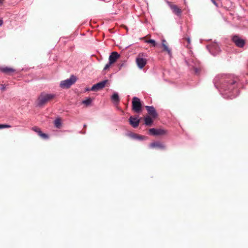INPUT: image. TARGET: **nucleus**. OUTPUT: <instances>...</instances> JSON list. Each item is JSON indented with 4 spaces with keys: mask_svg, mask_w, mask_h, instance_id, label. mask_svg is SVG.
I'll list each match as a JSON object with an SVG mask.
<instances>
[{
    "mask_svg": "<svg viewBox=\"0 0 248 248\" xmlns=\"http://www.w3.org/2000/svg\"><path fill=\"white\" fill-rule=\"evenodd\" d=\"M54 97L53 94H40L36 101V105L42 107Z\"/></svg>",
    "mask_w": 248,
    "mask_h": 248,
    "instance_id": "nucleus-2",
    "label": "nucleus"
},
{
    "mask_svg": "<svg viewBox=\"0 0 248 248\" xmlns=\"http://www.w3.org/2000/svg\"><path fill=\"white\" fill-rule=\"evenodd\" d=\"M129 122L130 125H131L133 127H137L140 123V120L138 119V118H134L133 117H130L129 119Z\"/></svg>",
    "mask_w": 248,
    "mask_h": 248,
    "instance_id": "nucleus-10",
    "label": "nucleus"
},
{
    "mask_svg": "<svg viewBox=\"0 0 248 248\" xmlns=\"http://www.w3.org/2000/svg\"><path fill=\"white\" fill-rule=\"evenodd\" d=\"M168 4L170 7V9L172 11L173 13L177 16H180L182 13V10L181 9L178 7L176 5L172 4L170 2H168Z\"/></svg>",
    "mask_w": 248,
    "mask_h": 248,
    "instance_id": "nucleus-8",
    "label": "nucleus"
},
{
    "mask_svg": "<svg viewBox=\"0 0 248 248\" xmlns=\"http://www.w3.org/2000/svg\"><path fill=\"white\" fill-rule=\"evenodd\" d=\"M232 40L237 47L240 48L243 47L246 43L244 39L236 35L232 36Z\"/></svg>",
    "mask_w": 248,
    "mask_h": 248,
    "instance_id": "nucleus-5",
    "label": "nucleus"
},
{
    "mask_svg": "<svg viewBox=\"0 0 248 248\" xmlns=\"http://www.w3.org/2000/svg\"><path fill=\"white\" fill-rule=\"evenodd\" d=\"M155 146H156V149H158L161 150V149H164L165 148V146H164V144L162 142L156 141Z\"/></svg>",
    "mask_w": 248,
    "mask_h": 248,
    "instance_id": "nucleus-18",
    "label": "nucleus"
},
{
    "mask_svg": "<svg viewBox=\"0 0 248 248\" xmlns=\"http://www.w3.org/2000/svg\"><path fill=\"white\" fill-rule=\"evenodd\" d=\"M91 89H92V87L91 88H86L85 89V92L93 91V90H91Z\"/></svg>",
    "mask_w": 248,
    "mask_h": 248,
    "instance_id": "nucleus-28",
    "label": "nucleus"
},
{
    "mask_svg": "<svg viewBox=\"0 0 248 248\" xmlns=\"http://www.w3.org/2000/svg\"><path fill=\"white\" fill-rule=\"evenodd\" d=\"M112 64V63H110V62L109 61L108 62L107 64H106V65L105 66L104 68V70H106L108 69Z\"/></svg>",
    "mask_w": 248,
    "mask_h": 248,
    "instance_id": "nucleus-23",
    "label": "nucleus"
},
{
    "mask_svg": "<svg viewBox=\"0 0 248 248\" xmlns=\"http://www.w3.org/2000/svg\"><path fill=\"white\" fill-rule=\"evenodd\" d=\"M238 78L232 75H219L214 79L215 86L219 92L237 91Z\"/></svg>",
    "mask_w": 248,
    "mask_h": 248,
    "instance_id": "nucleus-1",
    "label": "nucleus"
},
{
    "mask_svg": "<svg viewBox=\"0 0 248 248\" xmlns=\"http://www.w3.org/2000/svg\"><path fill=\"white\" fill-rule=\"evenodd\" d=\"M150 147L151 148H155V142H153L151 143L150 144Z\"/></svg>",
    "mask_w": 248,
    "mask_h": 248,
    "instance_id": "nucleus-27",
    "label": "nucleus"
},
{
    "mask_svg": "<svg viewBox=\"0 0 248 248\" xmlns=\"http://www.w3.org/2000/svg\"><path fill=\"white\" fill-rule=\"evenodd\" d=\"M11 126L8 124H0V129L5 128H10Z\"/></svg>",
    "mask_w": 248,
    "mask_h": 248,
    "instance_id": "nucleus-25",
    "label": "nucleus"
},
{
    "mask_svg": "<svg viewBox=\"0 0 248 248\" xmlns=\"http://www.w3.org/2000/svg\"><path fill=\"white\" fill-rule=\"evenodd\" d=\"M149 134L153 136H155V128H151L149 130Z\"/></svg>",
    "mask_w": 248,
    "mask_h": 248,
    "instance_id": "nucleus-26",
    "label": "nucleus"
},
{
    "mask_svg": "<svg viewBox=\"0 0 248 248\" xmlns=\"http://www.w3.org/2000/svg\"><path fill=\"white\" fill-rule=\"evenodd\" d=\"M1 70L2 72L5 73H12L15 71L13 69L7 67L2 68Z\"/></svg>",
    "mask_w": 248,
    "mask_h": 248,
    "instance_id": "nucleus-16",
    "label": "nucleus"
},
{
    "mask_svg": "<svg viewBox=\"0 0 248 248\" xmlns=\"http://www.w3.org/2000/svg\"><path fill=\"white\" fill-rule=\"evenodd\" d=\"M145 124L147 125H150L153 122L151 117L147 116L145 118Z\"/></svg>",
    "mask_w": 248,
    "mask_h": 248,
    "instance_id": "nucleus-19",
    "label": "nucleus"
},
{
    "mask_svg": "<svg viewBox=\"0 0 248 248\" xmlns=\"http://www.w3.org/2000/svg\"><path fill=\"white\" fill-rule=\"evenodd\" d=\"M93 101V99L91 98H88L82 101V104H84L86 106H88L91 105L92 102Z\"/></svg>",
    "mask_w": 248,
    "mask_h": 248,
    "instance_id": "nucleus-17",
    "label": "nucleus"
},
{
    "mask_svg": "<svg viewBox=\"0 0 248 248\" xmlns=\"http://www.w3.org/2000/svg\"><path fill=\"white\" fill-rule=\"evenodd\" d=\"M120 57V55L117 52H113L109 55L108 60L110 63H114Z\"/></svg>",
    "mask_w": 248,
    "mask_h": 248,
    "instance_id": "nucleus-9",
    "label": "nucleus"
},
{
    "mask_svg": "<svg viewBox=\"0 0 248 248\" xmlns=\"http://www.w3.org/2000/svg\"><path fill=\"white\" fill-rule=\"evenodd\" d=\"M111 98L113 102L115 104H117L119 102L120 99L118 94H113Z\"/></svg>",
    "mask_w": 248,
    "mask_h": 248,
    "instance_id": "nucleus-14",
    "label": "nucleus"
},
{
    "mask_svg": "<svg viewBox=\"0 0 248 248\" xmlns=\"http://www.w3.org/2000/svg\"><path fill=\"white\" fill-rule=\"evenodd\" d=\"M129 136L133 139L139 140H143L146 139L145 137L138 135L136 133H131L129 134Z\"/></svg>",
    "mask_w": 248,
    "mask_h": 248,
    "instance_id": "nucleus-13",
    "label": "nucleus"
},
{
    "mask_svg": "<svg viewBox=\"0 0 248 248\" xmlns=\"http://www.w3.org/2000/svg\"><path fill=\"white\" fill-rule=\"evenodd\" d=\"M168 134V131L162 127L156 128V136H164Z\"/></svg>",
    "mask_w": 248,
    "mask_h": 248,
    "instance_id": "nucleus-11",
    "label": "nucleus"
},
{
    "mask_svg": "<svg viewBox=\"0 0 248 248\" xmlns=\"http://www.w3.org/2000/svg\"><path fill=\"white\" fill-rule=\"evenodd\" d=\"M40 137L43 139H47L48 138V136L47 134L43 133H41Z\"/></svg>",
    "mask_w": 248,
    "mask_h": 248,
    "instance_id": "nucleus-24",
    "label": "nucleus"
},
{
    "mask_svg": "<svg viewBox=\"0 0 248 248\" xmlns=\"http://www.w3.org/2000/svg\"><path fill=\"white\" fill-rule=\"evenodd\" d=\"M186 40L187 41V43L189 44L190 43V39L189 38H187Z\"/></svg>",
    "mask_w": 248,
    "mask_h": 248,
    "instance_id": "nucleus-31",
    "label": "nucleus"
},
{
    "mask_svg": "<svg viewBox=\"0 0 248 248\" xmlns=\"http://www.w3.org/2000/svg\"><path fill=\"white\" fill-rule=\"evenodd\" d=\"M3 24V21L1 19H0V26H1Z\"/></svg>",
    "mask_w": 248,
    "mask_h": 248,
    "instance_id": "nucleus-32",
    "label": "nucleus"
},
{
    "mask_svg": "<svg viewBox=\"0 0 248 248\" xmlns=\"http://www.w3.org/2000/svg\"><path fill=\"white\" fill-rule=\"evenodd\" d=\"M143 56H145L143 53H140L136 58V63L140 69L143 68L146 64V60L143 58Z\"/></svg>",
    "mask_w": 248,
    "mask_h": 248,
    "instance_id": "nucleus-4",
    "label": "nucleus"
},
{
    "mask_svg": "<svg viewBox=\"0 0 248 248\" xmlns=\"http://www.w3.org/2000/svg\"><path fill=\"white\" fill-rule=\"evenodd\" d=\"M107 82H108L107 80H105L102 81L100 82H98V83L93 85L92 87L91 90H93V92H97V91H99V90L105 87V86Z\"/></svg>",
    "mask_w": 248,
    "mask_h": 248,
    "instance_id": "nucleus-7",
    "label": "nucleus"
},
{
    "mask_svg": "<svg viewBox=\"0 0 248 248\" xmlns=\"http://www.w3.org/2000/svg\"><path fill=\"white\" fill-rule=\"evenodd\" d=\"M146 109L149 114L153 116L155 115V109L153 107L146 106Z\"/></svg>",
    "mask_w": 248,
    "mask_h": 248,
    "instance_id": "nucleus-15",
    "label": "nucleus"
},
{
    "mask_svg": "<svg viewBox=\"0 0 248 248\" xmlns=\"http://www.w3.org/2000/svg\"><path fill=\"white\" fill-rule=\"evenodd\" d=\"M213 48L217 49V51H219V48L218 47V46H217V45H215L214 46H213Z\"/></svg>",
    "mask_w": 248,
    "mask_h": 248,
    "instance_id": "nucleus-29",
    "label": "nucleus"
},
{
    "mask_svg": "<svg viewBox=\"0 0 248 248\" xmlns=\"http://www.w3.org/2000/svg\"><path fill=\"white\" fill-rule=\"evenodd\" d=\"M77 80V77L74 75H72L69 78L61 81L60 87L63 89L69 88L76 82Z\"/></svg>",
    "mask_w": 248,
    "mask_h": 248,
    "instance_id": "nucleus-3",
    "label": "nucleus"
},
{
    "mask_svg": "<svg viewBox=\"0 0 248 248\" xmlns=\"http://www.w3.org/2000/svg\"><path fill=\"white\" fill-rule=\"evenodd\" d=\"M195 72L196 73H198V69L197 68H195Z\"/></svg>",
    "mask_w": 248,
    "mask_h": 248,
    "instance_id": "nucleus-33",
    "label": "nucleus"
},
{
    "mask_svg": "<svg viewBox=\"0 0 248 248\" xmlns=\"http://www.w3.org/2000/svg\"><path fill=\"white\" fill-rule=\"evenodd\" d=\"M212 2L216 6H217V3L216 2L215 0H211Z\"/></svg>",
    "mask_w": 248,
    "mask_h": 248,
    "instance_id": "nucleus-30",
    "label": "nucleus"
},
{
    "mask_svg": "<svg viewBox=\"0 0 248 248\" xmlns=\"http://www.w3.org/2000/svg\"><path fill=\"white\" fill-rule=\"evenodd\" d=\"M32 129L34 131L36 132L39 136H40L41 133H42V132L41 131L40 129L37 127H33Z\"/></svg>",
    "mask_w": 248,
    "mask_h": 248,
    "instance_id": "nucleus-21",
    "label": "nucleus"
},
{
    "mask_svg": "<svg viewBox=\"0 0 248 248\" xmlns=\"http://www.w3.org/2000/svg\"><path fill=\"white\" fill-rule=\"evenodd\" d=\"M132 107L133 109L138 112H139L141 108V105L140 102V99L137 97H134L132 101Z\"/></svg>",
    "mask_w": 248,
    "mask_h": 248,
    "instance_id": "nucleus-6",
    "label": "nucleus"
},
{
    "mask_svg": "<svg viewBox=\"0 0 248 248\" xmlns=\"http://www.w3.org/2000/svg\"><path fill=\"white\" fill-rule=\"evenodd\" d=\"M145 42L147 43H151L153 46H155V40L153 39L147 40L145 41Z\"/></svg>",
    "mask_w": 248,
    "mask_h": 248,
    "instance_id": "nucleus-22",
    "label": "nucleus"
},
{
    "mask_svg": "<svg viewBox=\"0 0 248 248\" xmlns=\"http://www.w3.org/2000/svg\"><path fill=\"white\" fill-rule=\"evenodd\" d=\"M86 127H87V125H86V124H84V128H86Z\"/></svg>",
    "mask_w": 248,
    "mask_h": 248,
    "instance_id": "nucleus-34",
    "label": "nucleus"
},
{
    "mask_svg": "<svg viewBox=\"0 0 248 248\" xmlns=\"http://www.w3.org/2000/svg\"><path fill=\"white\" fill-rule=\"evenodd\" d=\"M54 124L56 127L60 128L61 126V119L59 118L56 119L54 121Z\"/></svg>",
    "mask_w": 248,
    "mask_h": 248,
    "instance_id": "nucleus-20",
    "label": "nucleus"
},
{
    "mask_svg": "<svg viewBox=\"0 0 248 248\" xmlns=\"http://www.w3.org/2000/svg\"><path fill=\"white\" fill-rule=\"evenodd\" d=\"M162 46L163 47V50L166 51L168 54L171 56V52L170 49L167 46V43L166 40H162Z\"/></svg>",
    "mask_w": 248,
    "mask_h": 248,
    "instance_id": "nucleus-12",
    "label": "nucleus"
}]
</instances>
